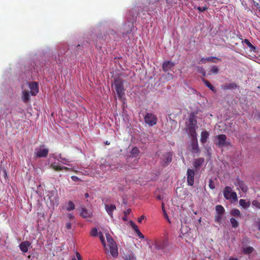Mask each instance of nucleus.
Returning <instances> with one entry per match:
<instances>
[{"label":"nucleus","mask_w":260,"mask_h":260,"mask_svg":"<svg viewBox=\"0 0 260 260\" xmlns=\"http://www.w3.org/2000/svg\"><path fill=\"white\" fill-rule=\"evenodd\" d=\"M71 178L75 182H78L80 180V179L77 176H72L71 177Z\"/></svg>","instance_id":"46"},{"label":"nucleus","mask_w":260,"mask_h":260,"mask_svg":"<svg viewBox=\"0 0 260 260\" xmlns=\"http://www.w3.org/2000/svg\"><path fill=\"white\" fill-rule=\"evenodd\" d=\"M167 75L168 76V78L170 79L172 78L173 77V75L170 73H168Z\"/></svg>","instance_id":"54"},{"label":"nucleus","mask_w":260,"mask_h":260,"mask_svg":"<svg viewBox=\"0 0 260 260\" xmlns=\"http://www.w3.org/2000/svg\"><path fill=\"white\" fill-rule=\"evenodd\" d=\"M257 225H258V230L260 231V221H259L257 223Z\"/></svg>","instance_id":"58"},{"label":"nucleus","mask_w":260,"mask_h":260,"mask_svg":"<svg viewBox=\"0 0 260 260\" xmlns=\"http://www.w3.org/2000/svg\"><path fill=\"white\" fill-rule=\"evenodd\" d=\"M207 58H202L200 59L199 63H205L206 62H207Z\"/></svg>","instance_id":"48"},{"label":"nucleus","mask_w":260,"mask_h":260,"mask_svg":"<svg viewBox=\"0 0 260 260\" xmlns=\"http://www.w3.org/2000/svg\"><path fill=\"white\" fill-rule=\"evenodd\" d=\"M30 243L28 241L22 242L19 244V248L22 252L25 253L28 251V247L30 246Z\"/></svg>","instance_id":"15"},{"label":"nucleus","mask_w":260,"mask_h":260,"mask_svg":"<svg viewBox=\"0 0 260 260\" xmlns=\"http://www.w3.org/2000/svg\"><path fill=\"white\" fill-rule=\"evenodd\" d=\"M123 258L124 260H136V257L135 256L134 253L132 252L127 253V254H125Z\"/></svg>","instance_id":"33"},{"label":"nucleus","mask_w":260,"mask_h":260,"mask_svg":"<svg viewBox=\"0 0 260 260\" xmlns=\"http://www.w3.org/2000/svg\"><path fill=\"white\" fill-rule=\"evenodd\" d=\"M139 153H140V151H139L138 148L137 147H134L132 149L131 152V155L133 157H135L138 156V155H139Z\"/></svg>","instance_id":"34"},{"label":"nucleus","mask_w":260,"mask_h":260,"mask_svg":"<svg viewBox=\"0 0 260 260\" xmlns=\"http://www.w3.org/2000/svg\"><path fill=\"white\" fill-rule=\"evenodd\" d=\"M164 159L166 163L170 162L172 159V155L171 152L166 153L163 155Z\"/></svg>","instance_id":"27"},{"label":"nucleus","mask_w":260,"mask_h":260,"mask_svg":"<svg viewBox=\"0 0 260 260\" xmlns=\"http://www.w3.org/2000/svg\"><path fill=\"white\" fill-rule=\"evenodd\" d=\"M250 204L251 203L250 201L246 202L244 199H240L239 200V205L245 209L248 208L250 207Z\"/></svg>","instance_id":"25"},{"label":"nucleus","mask_w":260,"mask_h":260,"mask_svg":"<svg viewBox=\"0 0 260 260\" xmlns=\"http://www.w3.org/2000/svg\"><path fill=\"white\" fill-rule=\"evenodd\" d=\"M230 222L233 228L236 229L239 226V223L237 220L234 217H232L230 219Z\"/></svg>","instance_id":"35"},{"label":"nucleus","mask_w":260,"mask_h":260,"mask_svg":"<svg viewBox=\"0 0 260 260\" xmlns=\"http://www.w3.org/2000/svg\"><path fill=\"white\" fill-rule=\"evenodd\" d=\"M105 143L106 145H109L110 144V143L109 141H106L105 142Z\"/></svg>","instance_id":"59"},{"label":"nucleus","mask_w":260,"mask_h":260,"mask_svg":"<svg viewBox=\"0 0 260 260\" xmlns=\"http://www.w3.org/2000/svg\"><path fill=\"white\" fill-rule=\"evenodd\" d=\"M187 182L188 185L192 186L194 184V172L193 170L188 169L187 171Z\"/></svg>","instance_id":"8"},{"label":"nucleus","mask_w":260,"mask_h":260,"mask_svg":"<svg viewBox=\"0 0 260 260\" xmlns=\"http://www.w3.org/2000/svg\"><path fill=\"white\" fill-rule=\"evenodd\" d=\"M209 186L212 189H214V188H215L214 182L212 179H210V180H209Z\"/></svg>","instance_id":"43"},{"label":"nucleus","mask_w":260,"mask_h":260,"mask_svg":"<svg viewBox=\"0 0 260 260\" xmlns=\"http://www.w3.org/2000/svg\"><path fill=\"white\" fill-rule=\"evenodd\" d=\"M223 196L227 200L231 199H233L234 200H237V195L236 192H232V188L229 186H226L225 187L223 191Z\"/></svg>","instance_id":"7"},{"label":"nucleus","mask_w":260,"mask_h":260,"mask_svg":"<svg viewBox=\"0 0 260 260\" xmlns=\"http://www.w3.org/2000/svg\"><path fill=\"white\" fill-rule=\"evenodd\" d=\"M203 82L204 83V84L206 85L207 87H208L210 90L213 91L214 92H216V90L215 88L211 85V84L209 82V81L203 79H202Z\"/></svg>","instance_id":"29"},{"label":"nucleus","mask_w":260,"mask_h":260,"mask_svg":"<svg viewBox=\"0 0 260 260\" xmlns=\"http://www.w3.org/2000/svg\"><path fill=\"white\" fill-rule=\"evenodd\" d=\"M28 87L30 90V93L34 96L39 92V85L36 82H29L28 83Z\"/></svg>","instance_id":"9"},{"label":"nucleus","mask_w":260,"mask_h":260,"mask_svg":"<svg viewBox=\"0 0 260 260\" xmlns=\"http://www.w3.org/2000/svg\"><path fill=\"white\" fill-rule=\"evenodd\" d=\"M75 206L74 204L72 201H69L68 204V206L66 207L67 210L71 211L75 209Z\"/></svg>","instance_id":"36"},{"label":"nucleus","mask_w":260,"mask_h":260,"mask_svg":"<svg viewBox=\"0 0 260 260\" xmlns=\"http://www.w3.org/2000/svg\"><path fill=\"white\" fill-rule=\"evenodd\" d=\"M189 124L188 127L197 128V121L194 119V115L191 114V115H190L189 118Z\"/></svg>","instance_id":"20"},{"label":"nucleus","mask_w":260,"mask_h":260,"mask_svg":"<svg viewBox=\"0 0 260 260\" xmlns=\"http://www.w3.org/2000/svg\"><path fill=\"white\" fill-rule=\"evenodd\" d=\"M175 66V64L171 61H165L162 64V70L164 72L171 70Z\"/></svg>","instance_id":"14"},{"label":"nucleus","mask_w":260,"mask_h":260,"mask_svg":"<svg viewBox=\"0 0 260 260\" xmlns=\"http://www.w3.org/2000/svg\"><path fill=\"white\" fill-rule=\"evenodd\" d=\"M80 214L84 218H89L92 216V213L85 208H81Z\"/></svg>","instance_id":"17"},{"label":"nucleus","mask_w":260,"mask_h":260,"mask_svg":"<svg viewBox=\"0 0 260 260\" xmlns=\"http://www.w3.org/2000/svg\"><path fill=\"white\" fill-rule=\"evenodd\" d=\"M99 234L100 240L102 242V245H103V246L104 247L105 252L107 253H109L108 248L107 246H106V242L105 240V238H104L103 234L101 232H100Z\"/></svg>","instance_id":"26"},{"label":"nucleus","mask_w":260,"mask_h":260,"mask_svg":"<svg viewBox=\"0 0 260 260\" xmlns=\"http://www.w3.org/2000/svg\"><path fill=\"white\" fill-rule=\"evenodd\" d=\"M218 71H219V69L216 66L213 67L211 70V72L213 74L218 73Z\"/></svg>","instance_id":"42"},{"label":"nucleus","mask_w":260,"mask_h":260,"mask_svg":"<svg viewBox=\"0 0 260 260\" xmlns=\"http://www.w3.org/2000/svg\"><path fill=\"white\" fill-rule=\"evenodd\" d=\"M62 163H63V164L67 165H68V166H71V165H70V164H67L66 162H62Z\"/></svg>","instance_id":"61"},{"label":"nucleus","mask_w":260,"mask_h":260,"mask_svg":"<svg viewBox=\"0 0 260 260\" xmlns=\"http://www.w3.org/2000/svg\"><path fill=\"white\" fill-rule=\"evenodd\" d=\"M198 72L201 74H202L203 76H206V72L204 68L202 67H198Z\"/></svg>","instance_id":"40"},{"label":"nucleus","mask_w":260,"mask_h":260,"mask_svg":"<svg viewBox=\"0 0 260 260\" xmlns=\"http://www.w3.org/2000/svg\"><path fill=\"white\" fill-rule=\"evenodd\" d=\"M215 211L214 221L215 222L220 224L225 213V209L222 205H217L215 207Z\"/></svg>","instance_id":"3"},{"label":"nucleus","mask_w":260,"mask_h":260,"mask_svg":"<svg viewBox=\"0 0 260 260\" xmlns=\"http://www.w3.org/2000/svg\"><path fill=\"white\" fill-rule=\"evenodd\" d=\"M242 43H245L249 48L250 51H253L255 52L256 51V48L254 46L248 39H245L242 41Z\"/></svg>","instance_id":"24"},{"label":"nucleus","mask_w":260,"mask_h":260,"mask_svg":"<svg viewBox=\"0 0 260 260\" xmlns=\"http://www.w3.org/2000/svg\"><path fill=\"white\" fill-rule=\"evenodd\" d=\"M191 152L195 153H197L199 152L197 139L192 140Z\"/></svg>","instance_id":"21"},{"label":"nucleus","mask_w":260,"mask_h":260,"mask_svg":"<svg viewBox=\"0 0 260 260\" xmlns=\"http://www.w3.org/2000/svg\"><path fill=\"white\" fill-rule=\"evenodd\" d=\"M258 11L260 12V7H259V8H258Z\"/></svg>","instance_id":"64"},{"label":"nucleus","mask_w":260,"mask_h":260,"mask_svg":"<svg viewBox=\"0 0 260 260\" xmlns=\"http://www.w3.org/2000/svg\"><path fill=\"white\" fill-rule=\"evenodd\" d=\"M85 198H87L89 197L88 193H86L85 194Z\"/></svg>","instance_id":"60"},{"label":"nucleus","mask_w":260,"mask_h":260,"mask_svg":"<svg viewBox=\"0 0 260 260\" xmlns=\"http://www.w3.org/2000/svg\"><path fill=\"white\" fill-rule=\"evenodd\" d=\"M63 170H64L66 171H68L70 170V168L66 167H62Z\"/></svg>","instance_id":"56"},{"label":"nucleus","mask_w":260,"mask_h":260,"mask_svg":"<svg viewBox=\"0 0 260 260\" xmlns=\"http://www.w3.org/2000/svg\"><path fill=\"white\" fill-rule=\"evenodd\" d=\"M252 205L253 206L260 209V202H259L257 200H255L252 201Z\"/></svg>","instance_id":"38"},{"label":"nucleus","mask_w":260,"mask_h":260,"mask_svg":"<svg viewBox=\"0 0 260 260\" xmlns=\"http://www.w3.org/2000/svg\"><path fill=\"white\" fill-rule=\"evenodd\" d=\"M67 216L70 219H73L74 218V216L72 214L69 213L67 214Z\"/></svg>","instance_id":"51"},{"label":"nucleus","mask_w":260,"mask_h":260,"mask_svg":"<svg viewBox=\"0 0 260 260\" xmlns=\"http://www.w3.org/2000/svg\"><path fill=\"white\" fill-rule=\"evenodd\" d=\"M145 218V216L144 215L141 216L140 217L138 220V222L141 223L142 220L144 219Z\"/></svg>","instance_id":"49"},{"label":"nucleus","mask_w":260,"mask_h":260,"mask_svg":"<svg viewBox=\"0 0 260 260\" xmlns=\"http://www.w3.org/2000/svg\"><path fill=\"white\" fill-rule=\"evenodd\" d=\"M254 250V248L251 246H247L243 248V252L245 254L251 253Z\"/></svg>","instance_id":"32"},{"label":"nucleus","mask_w":260,"mask_h":260,"mask_svg":"<svg viewBox=\"0 0 260 260\" xmlns=\"http://www.w3.org/2000/svg\"><path fill=\"white\" fill-rule=\"evenodd\" d=\"M164 204L162 203V209L164 208Z\"/></svg>","instance_id":"63"},{"label":"nucleus","mask_w":260,"mask_h":260,"mask_svg":"<svg viewBox=\"0 0 260 260\" xmlns=\"http://www.w3.org/2000/svg\"><path fill=\"white\" fill-rule=\"evenodd\" d=\"M50 168L55 171H60L63 170L62 166H59L56 162L52 163L50 165Z\"/></svg>","instance_id":"28"},{"label":"nucleus","mask_w":260,"mask_h":260,"mask_svg":"<svg viewBox=\"0 0 260 260\" xmlns=\"http://www.w3.org/2000/svg\"><path fill=\"white\" fill-rule=\"evenodd\" d=\"M231 214L234 217H241V214L240 210L238 209H234L231 210Z\"/></svg>","instance_id":"30"},{"label":"nucleus","mask_w":260,"mask_h":260,"mask_svg":"<svg viewBox=\"0 0 260 260\" xmlns=\"http://www.w3.org/2000/svg\"><path fill=\"white\" fill-rule=\"evenodd\" d=\"M258 119L260 120V114L258 115Z\"/></svg>","instance_id":"62"},{"label":"nucleus","mask_w":260,"mask_h":260,"mask_svg":"<svg viewBox=\"0 0 260 260\" xmlns=\"http://www.w3.org/2000/svg\"><path fill=\"white\" fill-rule=\"evenodd\" d=\"M164 213H165V218L168 220V221L170 223L171 221L170 220V219H169V217H168V216L167 215V214H166V213L164 211Z\"/></svg>","instance_id":"53"},{"label":"nucleus","mask_w":260,"mask_h":260,"mask_svg":"<svg viewBox=\"0 0 260 260\" xmlns=\"http://www.w3.org/2000/svg\"><path fill=\"white\" fill-rule=\"evenodd\" d=\"M208 61H211L214 63H216L217 61L219 60V59L216 57H207V59Z\"/></svg>","instance_id":"37"},{"label":"nucleus","mask_w":260,"mask_h":260,"mask_svg":"<svg viewBox=\"0 0 260 260\" xmlns=\"http://www.w3.org/2000/svg\"><path fill=\"white\" fill-rule=\"evenodd\" d=\"M105 209L109 214V215L110 216L111 218H113V211L116 210V206L114 205H109V204H106L105 205Z\"/></svg>","instance_id":"13"},{"label":"nucleus","mask_w":260,"mask_h":260,"mask_svg":"<svg viewBox=\"0 0 260 260\" xmlns=\"http://www.w3.org/2000/svg\"><path fill=\"white\" fill-rule=\"evenodd\" d=\"M209 136V133L206 131H203L201 133L200 141L203 144H205Z\"/></svg>","instance_id":"22"},{"label":"nucleus","mask_w":260,"mask_h":260,"mask_svg":"<svg viewBox=\"0 0 260 260\" xmlns=\"http://www.w3.org/2000/svg\"><path fill=\"white\" fill-rule=\"evenodd\" d=\"M227 137L225 135L220 134L215 136L214 143L218 147H224L231 145L230 142L226 141Z\"/></svg>","instance_id":"4"},{"label":"nucleus","mask_w":260,"mask_h":260,"mask_svg":"<svg viewBox=\"0 0 260 260\" xmlns=\"http://www.w3.org/2000/svg\"><path fill=\"white\" fill-rule=\"evenodd\" d=\"M131 212V209H128L126 211H124V213L125 215H126V214H129Z\"/></svg>","instance_id":"52"},{"label":"nucleus","mask_w":260,"mask_h":260,"mask_svg":"<svg viewBox=\"0 0 260 260\" xmlns=\"http://www.w3.org/2000/svg\"><path fill=\"white\" fill-rule=\"evenodd\" d=\"M167 3L170 5L173 6L174 4L177 3V0H166Z\"/></svg>","instance_id":"41"},{"label":"nucleus","mask_w":260,"mask_h":260,"mask_svg":"<svg viewBox=\"0 0 260 260\" xmlns=\"http://www.w3.org/2000/svg\"><path fill=\"white\" fill-rule=\"evenodd\" d=\"M21 100L25 103L28 102L30 100V95L28 90L24 89L22 91Z\"/></svg>","instance_id":"16"},{"label":"nucleus","mask_w":260,"mask_h":260,"mask_svg":"<svg viewBox=\"0 0 260 260\" xmlns=\"http://www.w3.org/2000/svg\"><path fill=\"white\" fill-rule=\"evenodd\" d=\"M115 89L119 99H122L124 95L125 89L123 87V81L120 79L115 80L114 81Z\"/></svg>","instance_id":"2"},{"label":"nucleus","mask_w":260,"mask_h":260,"mask_svg":"<svg viewBox=\"0 0 260 260\" xmlns=\"http://www.w3.org/2000/svg\"><path fill=\"white\" fill-rule=\"evenodd\" d=\"M229 260H238V259L237 258H234V257H231L229 258Z\"/></svg>","instance_id":"55"},{"label":"nucleus","mask_w":260,"mask_h":260,"mask_svg":"<svg viewBox=\"0 0 260 260\" xmlns=\"http://www.w3.org/2000/svg\"><path fill=\"white\" fill-rule=\"evenodd\" d=\"M76 254L78 260H82L81 255L78 252H76ZM73 260H76V259L74 257V258H73Z\"/></svg>","instance_id":"45"},{"label":"nucleus","mask_w":260,"mask_h":260,"mask_svg":"<svg viewBox=\"0 0 260 260\" xmlns=\"http://www.w3.org/2000/svg\"><path fill=\"white\" fill-rule=\"evenodd\" d=\"M106 236L108 243V247H109V252L110 253L113 257H117L118 255V252L116 243L109 234H106Z\"/></svg>","instance_id":"1"},{"label":"nucleus","mask_w":260,"mask_h":260,"mask_svg":"<svg viewBox=\"0 0 260 260\" xmlns=\"http://www.w3.org/2000/svg\"><path fill=\"white\" fill-rule=\"evenodd\" d=\"M98 234V230L96 228H94L91 230L90 232V235L91 236L96 237L97 236Z\"/></svg>","instance_id":"39"},{"label":"nucleus","mask_w":260,"mask_h":260,"mask_svg":"<svg viewBox=\"0 0 260 260\" xmlns=\"http://www.w3.org/2000/svg\"><path fill=\"white\" fill-rule=\"evenodd\" d=\"M237 86L236 84H235L234 83H232L225 84L223 86V88L225 90H228V89L236 88H237Z\"/></svg>","instance_id":"31"},{"label":"nucleus","mask_w":260,"mask_h":260,"mask_svg":"<svg viewBox=\"0 0 260 260\" xmlns=\"http://www.w3.org/2000/svg\"><path fill=\"white\" fill-rule=\"evenodd\" d=\"M2 118L5 120V121H9L12 118L11 110L9 108H6L3 110V113H2Z\"/></svg>","instance_id":"10"},{"label":"nucleus","mask_w":260,"mask_h":260,"mask_svg":"<svg viewBox=\"0 0 260 260\" xmlns=\"http://www.w3.org/2000/svg\"><path fill=\"white\" fill-rule=\"evenodd\" d=\"M144 121L149 126L155 125L157 122V116L151 113H146L144 117Z\"/></svg>","instance_id":"5"},{"label":"nucleus","mask_w":260,"mask_h":260,"mask_svg":"<svg viewBox=\"0 0 260 260\" xmlns=\"http://www.w3.org/2000/svg\"><path fill=\"white\" fill-rule=\"evenodd\" d=\"M59 158H60V159H63V160H66V161L70 162V161H69V160H68V159H66L65 158H62L61 157V155H60V154L59 155Z\"/></svg>","instance_id":"57"},{"label":"nucleus","mask_w":260,"mask_h":260,"mask_svg":"<svg viewBox=\"0 0 260 260\" xmlns=\"http://www.w3.org/2000/svg\"><path fill=\"white\" fill-rule=\"evenodd\" d=\"M66 228L68 230H70L72 228V224L70 222H68L66 224Z\"/></svg>","instance_id":"47"},{"label":"nucleus","mask_w":260,"mask_h":260,"mask_svg":"<svg viewBox=\"0 0 260 260\" xmlns=\"http://www.w3.org/2000/svg\"><path fill=\"white\" fill-rule=\"evenodd\" d=\"M131 226L133 228L135 232L138 234V236L141 239H144V236L140 231L138 226L133 221H131L130 223Z\"/></svg>","instance_id":"18"},{"label":"nucleus","mask_w":260,"mask_h":260,"mask_svg":"<svg viewBox=\"0 0 260 260\" xmlns=\"http://www.w3.org/2000/svg\"><path fill=\"white\" fill-rule=\"evenodd\" d=\"M197 128L187 127V131L192 138V140L197 139V133L196 132Z\"/></svg>","instance_id":"23"},{"label":"nucleus","mask_w":260,"mask_h":260,"mask_svg":"<svg viewBox=\"0 0 260 260\" xmlns=\"http://www.w3.org/2000/svg\"><path fill=\"white\" fill-rule=\"evenodd\" d=\"M197 9L201 12H203L205 11H206L207 10V7H198L197 8Z\"/></svg>","instance_id":"44"},{"label":"nucleus","mask_w":260,"mask_h":260,"mask_svg":"<svg viewBox=\"0 0 260 260\" xmlns=\"http://www.w3.org/2000/svg\"><path fill=\"white\" fill-rule=\"evenodd\" d=\"M154 245L156 249L162 250L166 246V242L164 240H156Z\"/></svg>","instance_id":"12"},{"label":"nucleus","mask_w":260,"mask_h":260,"mask_svg":"<svg viewBox=\"0 0 260 260\" xmlns=\"http://www.w3.org/2000/svg\"><path fill=\"white\" fill-rule=\"evenodd\" d=\"M252 1H253L254 5L258 9L259 7H260V3H257V2H255L254 0H252Z\"/></svg>","instance_id":"50"},{"label":"nucleus","mask_w":260,"mask_h":260,"mask_svg":"<svg viewBox=\"0 0 260 260\" xmlns=\"http://www.w3.org/2000/svg\"><path fill=\"white\" fill-rule=\"evenodd\" d=\"M41 145L39 148H35L34 155L36 158L46 157L48 154L49 150Z\"/></svg>","instance_id":"6"},{"label":"nucleus","mask_w":260,"mask_h":260,"mask_svg":"<svg viewBox=\"0 0 260 260\" xmlns=\"http://www.w3.org/2000/svg\"><path fill=\"white\" fill-rule=\"evenodd\" d=\"M235 184L237 187H239L242 191L246 192L248 188L247 186L245 184L244 182L241 180L239 178H237L236 181L235 182Z\"/></svg>","instance_id":"11"},{"label":"nucleus","mask_w":260,"mask_h":260,"mask_svg":"<svg viewBox=\"0 0 260 260\" xmlns=\"http://www.w3.org/2000/svg\"><path fill=\"white\" fill-rule=\"evenodd\" d=\"M204 162V159L203 158H198L194 159L193 162V166L195 169L199 168Z\"/></svg>","instance_id":"19"}]
</instances>
